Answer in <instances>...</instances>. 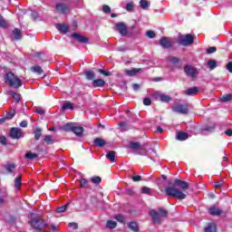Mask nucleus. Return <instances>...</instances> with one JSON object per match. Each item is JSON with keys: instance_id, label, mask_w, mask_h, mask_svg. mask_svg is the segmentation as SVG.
<instances>
[{"instance_id": "nucleus-1", "label": "nucleus", "mask_w": 232, "mask_h": 232, "mask_svg": "<svg viewBox=\"0 0 232 232\" xmlns=\"http://www.w3.org/2000/svg\"><path fill=\"white\" fill-rule=\"evenodd\" d=\"M5 84L11 86V88H21L23 82L14 72H7L5 77Z\"/></svg>"}, {"instance_id": "nucleus-2", "label": "nucleus", "mask_w": 232, "mask_h": 232, "mask_svg": "<svg viewBox=\"0 0 232 232\" xmlns=\"http://www.w3.org/2000/svg\"><path fill=\"white\" fill-rule=\"evenodd\" d=\"M165 191L169 197H174V198H179V200H184L186 198V194L176 188L168 187Z\"/></svg>"}, {"instance_id": "nucleus-3", "label": "nucleus", "mask_w": 232, "mask_h": 232, "mask_svg": "<svg viewBox=\"0 0 232 232\" xmlns=\"http://www.w3.org/2000/svg\"><path fill=\"white\" fill-rule=\"evenodd\" d=\"M150 216L152 218L153 222H155V224H160V220H162L164 217H168V211L162 208H160L158 212L156 210H151Z\"/></svg>"}, {"instance_id": "nucleus-4", "label": "nucleus", "mask_w": 232, "mask_h": 232, "mask_svg": "<svg viewBox=\"0 0 232 232\" xmlns=\"http://www.w3.org/2000/svg\"><path fill=\"white\" fill-rule=\"evenodd\" d=\"M29 224L32 226V227H34V229H43L44 227V222L41 221L37 215L31 214Z\"/></svg>"}, {"instance_id": "nucleus-5", "label": "nucleus", "mask_w": 232, "mask_h": 232, "mask_svg": "<svg viewBox=\"0 0 232 232\" xmlns=\"http://www.w3.org/2000/svg\"><path fill=\"white\" fill-rule=\"evenodd\" d=\"M184 72L188 77H190V79H197V76L198 75V71L197 68L191 65H185Z\"/></svg>"}, {"instance_id": "nucleus-6", "label": "nucleus", "mask_w": 232, "mask_h": 232, "mask_svg": "<svg viewBox=\"0 0 232 232\" xmlns=\"http://www.w3.org/2000/svg\"><path fill=\"white\" fill-rule=\"evenodd\" d=\"M195 38L192 34H186L179 37V44L182 46H189L190 44H193Z\"/></svg>"}, {"instance_id": "nucleus-7", "label": "nucleus", "mask_w": 232, "mask_h": 232, "mask_svg": "<svg viewBox=\"0 0 232 232\" xmlns=\"http://www.w3.org/2000/svg\"><path fill=\"white\" fill-rule=\"evenodd\" d=\"M55 8L58 14H63V15H66V14L70 13V6L65 3L56 4Z\"/></svg>"}, {"instance_id": "nucleus-8", "label": "nucleus", "mask_w": 232, "mask_h": 232, "mask_svg": "<svg viewBox=\"0 0 232 232\" xmlns=\"http://www.w3.org/2000/svg\"><path fill=\"white\" fill-rule=\"evenodd\" d=\"M153 97L156 101H160V102H169V101H171V97H169V95L162 92H156Z\"/></svg>"}, {"instance_id": "nucleus-9", "label": "nucleus", "mask_w": 232, "mask_h": 232, "mask_svg": "<svg viewBox=\"0 0 232 232\" xmlns=\"http://www.w3.org/2000/svg\"><path fill=\"white\" fill-rule=\"evenodd\" d=\"M172 110L176 113H180L181 115H186L189 111L187 104L175 106Z\"/></svg>"}, {"instance_id": "nucleus-10", "label": "nucleus", "mask_w": 232, "mask_h": 232, "mask_svg": "<svg viewBox=\"0 0 232 232\" xmlns=\"http://www.w3.org/2000/svg\"><path fill=\"white\" fill-rule=\"evenodd\" d=\"M10 137L11 139H21L23 137V130L19 128H12Z\"/></svg>"}, {"instance_id": "nucleus-11", "label": "nucleus", "mask_w": 232, "mask_h": 232, "mask_svg": "<svg viewBox=\"0 0 232 232\" xmlns=\"http://www.w3.org/2000/svg\"><path fill=\"white\" fill-rule=\"evenodd\" d=\"M116 28L121 35H127L128 34V26H126V24L121 22L116 24Z\"/></svg>"}, {"instance_id": "nucleus-12", "label": "nucleus", "mask_w": 232, "mask_h": 232, "mask_svg": "<svg viewBox=\"0 0 232 232\" xmlns=\"http://www.w3.org/2000/svg\"><path fill=\"white\" fill-rule=\"evenodd\" d=\"M174 184L178 188H180V189H182L183 191L189 189V184H188V182L186 181H182L180 179H175Z\"/></svg>"}, {"instance_id": "nucleus-13", "label": "nucleus", "mask_w": 232, "mask_h": 232, "mask_svg": "<svg viewBox=\"0 0 232 232\" xmlns=\"http://www.w3.org/2000/svg\"><path fill=\"white\" fill-rule=\"evenodd\" d=\"M160 44L162 46V48H171L173 46V44L169 42V39L168 37H162L160 40Z\"/></svg>"}, {"instance_id": "nucleus-14", "label": "nucleus", "mask_w": 232, "mask_h": 232, "mask_svg": "<svg viewBox=\"0 0 232 232\" xmlns=\"http://www.w3.org/2000/svg\"><path fill=\"white\" fill-rule=\"evenodd\" d=\"M92 86L94 88H102L106 86V82L102 79H96L92 81Z\"/></svg>"}, {"instance_id": "nucleus-15", "label": "nucleus", "mask_w": 232, "mask_h": 232, "mask_svg": "<svg viewBox=\"0 0 232 232\" xmlns=\"http://www.w3.org/2000/svg\"><path fill=\"white\" fill-rule=\"evenodd\" d=\"M84 132V128L81 126H75L72 128V133H74L77 137H82V133Z\"/></svg>"}, {"instance_id": "nucleus-16", "label": "nucleus", "mask_w": 232, "mask_h": 232, "mask_svg": "<svg viewBox=\"0 0 232 232\" xmlns=\"http://www.w3.org/2000/svg\"><path fill=\"white\" fill-rule=\"evenodd\" d=\"M140 72H142L141 68H132L130 70H125V73L126 75H129V77H133V75H137V73H140Z\"/></svg>"}, {"instance_id": "nucleus-17", "label": "nucleus", "mask_w": 232, "mask_h": 232, "mask_svg": "<svg viewBox=\"0 0 232 232\" xmlns=\"http://www.w3.org/2000/svg\"><path fill=\"white\" fill-rule=\"evenodd\" d=\"M56 28L60 34H67L68 33V25L58 24H56Z\"/></svg>"}, {"instance_id": "nucleus-18", "label": "nucleus", "mask_w": 232, "mask_h": 232, "mask_svg": "<svg viewBox=\"0 0 232 232\" xmlns=\"http://www.w3.org/2000/svg\"><path fill=\"white\" fill-rule=\"evenodd\" d=\"M185 95H197L198 93V88L192 87L184 92Z\"/></svg>"}, {"instance_id": "nucleus-19", "label": "nucleus", "mask_w": 232, "mask_h": 232, "mask_svg": "<svg viewBox=\"0 0 232 232\" xmlns=\"http://www.w3.org/2000/svg\"><path fill=\"white\" fill-rule=\"evenodd\" d=\"M72 37L74 39H77L79 41V43H88V38H86V37H84V36H82V35H81L77 33L73 34Z\"/></svg>"}, {"instance_id": "nucleus-20", "label": "nucleus", "mask_w": 232, "mask_h": 232, "mask_svg": "<svg viewBox=\"0 0 232 232\" xmlns=\"http://www.w3.org/2000/svg\"><path fill=\"white\" fill-rule=\"evenodd\" d=\"M15 117V111H11L9 113L6 114V117L0 119V124H3L5 121L14 119Z\"/></svg>"}, {"instance_id": "nucleus-21", "label": "nucleus", "mask_w": 232, "mask_h": 232, "mask_svg": "<svg viewBox=\"0 0 232 232\" xmlns=\"http://www.w3.org/2000/svg\"><path fill=\"white\" fill-rule=\"evenodd\" d=\"M205 232H217V225L215 223H209L205 227Z\"/></svg>"}, {"instance_id": "nucleus-22", "label": "nucleus", "mask_w": 232, "mask_h": 232, "mask_svg": "<svg viewBox=\"0 0 232 232\" xmlns=\"http://www.w3.org/2000/svg\"><path fill=\"white\" fill-rule=\"evenodd\" d=\"M22 184H23V179H22L21 176H18L14 179V188H15V189H17V191H19L21 189Z\"/></svg>"}, {"instance_id": "nucleus-23", "label": "nucleus", "mask_w": 232, "mask_h": 232, "mask_svg": "<svg viewBox=\"0 0 232 232\" xmlns=\"http://www.w3.org/2000/svg\"><path fill=\"white\" fill-rule=\"evenodd\" d=\"M105 227H107V229H115V227H117V223L113 220H107Z\"/></svg>"}, {"instance_id": "nucleus-24", "label": "nucleus", "mask_w": 232, "mask_h": 232, "mask_svg": "<svg viewBox=\"0 0 232 232\" xmlns=\"http://www.w3.org/2000/svg\"><path fill=\"white\" fill-rule=\"evenodd\" d=\"M188 135L186 132H178L176 139L177 140H187Z\"/></svg>"}, {"instance_id": "nucleus-25", "label": "nucleus", "mask_w": 232, "mask_h": 232, "mask_svg": "<svg viewBox=\"0 0 232 232\" xmlns=\"http://www.w3.org/2000/svg\"><path fill=\"white\" fill-rule=\"evenodd\" d=\"M74 126L75 123H66L62 127V130H63V131H72Z\"/></svg>"}, {"instance_id": "nucleus-26", "label": "nucleus", "mask_w": 232, "mask_h": 232, "mask_svg": "<svg viewBox=\"0 0 232 232\" xmlns=\"http://www.w3.org/2000/svg\"><path fill=\"white\" fill-rule=\"evenodd\" d=\"M15 168L16 166L14 163H8L5 166V169H6V171H8V173H14Z\"/></svg>"}, {"instance_id": "nucleus-27", "label": "nucleus", "mask_w": 232, "mask_h": 232, "mask_svg": "<svg viewBox=\"0 0 232 232\" xmlns=\"http://www.w3.org/2000/svg\"><path fill=\"white\" fill-rule=\"evenodd\" d=\"M210 215H222V210L216 207H212L209 208Z\"/></svg>"}, {"instance_id": "nucleus-28", "label": "nucleus", "mask_w": 232, "mask_h": 232, "mask_svg": "<svg viewBox=\"0 0 232 232\" xmlns=\"http://www.w3.org/2000/svg\"><path fill=\"white\" fill-rule=\"evenodd\" d=\"M85 77L88 81H93L95 79V72L87 71L85 72Z\"/></svg>"}, {"instance_id": "nucleus-29", "label": "nucleus", "mask_w": 232, "mask_h": 232, "mask_svg": "<svg viewBox=\"0 0 232 232\" xmlns=\"http://www.w3.org/2000/svg\"><path fill=\"white\" fill-rule=\"evenodd\" d=\"M13 35H14V39H15L16 41H19V39H21L22 35H21V30L15 28L13 31Z\"/></svg>"}, {"instance_id": "nucleus-30", "label": "nucleus", "mask_w": 232, "mask_h": 232, "mask_svg": "<svg viewBox=\"0 0 232 232\" xmlns=\"http://www.w3.org/2000/svg\"><path fill=\"white\" fill-rule=\"evenodd\" d=\"M130 150H142V146H140L139 142H130Z\"/></svg>"}, {"instance_id": "nucleus-31", "label": "nucleus", "mask_w": 232, "mask_h": 232, "mask_svg": "<svg viewBox=\"0 0 232 232\" xmlns=\"http://www.w3.org/2000/svg\"><path fill=\"white\" fill-rule=\"evenodd\" d=\"M94 144H96L99 148H102V146H104V144H106V141H104V140H102L101 138H96L94 140Z\"/></svg>"}, {"instance_id": "nucleus-32", "label": "nucleus", "mask_w": 232, "mask_h": 232, "mask_svg": "<svg viewBox=\"0 0 232 232\" xmlns=\"http://www.w3.org/2000/svg\"><path fill=\"white\" fill-rule=\"evenodd\" d=\"M140 6L142 8V10H147V8L150 6V2L148 0H140Z\"/></svg>"}, {"instance_id": "nucleus-33", "label": "nucleus", "mask_w": 232, "mask_h": 232, "mask_svg": "<svg viewBox=\"0 0 232 232\" xmlns=\"http://www.w3.org/2000/svg\"><path fill=\"white\" fill-rule=\"evenodd\" d=\"M115 220H117V222H120V224H126V219L124 218V216L118 214L116 216H114Z\"/></svg>"}, {"instance_id": "nucleus-34", "label": "nucleus", "mask_w": 232, "mask_h": 232, "mask_svg": "<svg viewBox=\"0 0 232 232\" xmlns=\"http://www.w3.org/2000/svg\"><path fill=\"white\" fill-rule=\"evenodd\" d=\"M32 72H34V73H38V75H41V73H43V68H41V66L39 65H34L31 68Z\"/></svg>"}, {"instance_id": "nucleus-35", "label": "nucleus", "mask_w": 232, "mask_h": 232, "mask_svg": "<svg viewBox=\"0 0 232 232\" xmlns=\"http://www.w3.org/2000/svg\"><path fill=\"white\" fill-rule=\"evenodd\" d=\"M106 159H109L111 162H115V151H109L106 154Z\"/></svg>"}, {"instance_id": "nucleus-36", "label": "nucleus", "mask_w": 232, "mask_h": 232, "mask_svg": "<svg viewBox=\"0 0 232 232\" xmlns=\"http://www.w3.org/2000/svg\"><path fill=\"white\" fill-rule=\"evenodd\" d=\"M62 109L63 110H73V103L69 102H64L62 106Z\"/></svg>"}, {"instance_id": "nucleus-37", "label": "nucleus", "mask_w": 232, "mask_h": 232, "mask_svg": "<svg viewBox=\"0 0 232 232\" xmlns=\"http://www.w3.org/2000/svg\"><path fill=\"white\" fill-rule=\"evenodd\" d=\"M43 135V130L41 129H36L34 130V139L35 140H39V139H41V136Z\"/></svg>"}, {"instance_id": "nucleus-38", "label": "nucleus", "mask_w": 232, "mask_h": 232, "mask_svg": "<svg viewBox=\"0 0 232 232\" xmlns=\"http://www.w3.org/2000/svg\"><path fill=\"white\" fill-rule=\"evenodd\" d=\"M128 226L131 229V231H135V232L139 231V226H137L135 222L133 221L130 222Z\"/></svg>"}, {"instance_id": "nucleus-39", "label": "nucleus", "mask_w": 232, "mask_h": 232, "mask_svg": "<svg viewBox=\"0 0 232 232\" xmlns=\"http://www.w3.org/2000/svg\"><path fill=\"white\" fill-rule=\"evenodd\" d=\"M208 64L209 70H215V68L217 67V61L216 60H209Z\"/></svg>"}, {"instance_id": "nucleus-40", "label": "nucleus", "mask_w": 232, "mask_h": 232, "mask_svg": "<svg viewBox=\"0 0 232 232\" xmlns=\"http://www.w3.org/2000/svg\"><path fill=\"white\" fill-rule=\"evenodd\" d=\"M44 140L46 144H53V137L52 135H46Z\"/></svg>"}, {"instance_id": "nucleus-41", "label": "nucleus", "mask_w": 232, "mask_h": 232, "mask_svg": "<svg viewBox=\"0 0 232 232\" xmlns=\"http://www.w3.org/2000/svg\"><path fill=\"white\" fill-rule=\"evenodd\" d=\"M231 100H232V94H226L220 98V101H222V102H227Z\"/></svg>"}, {"instance_id": "nucleus-42", "label": "nucleus", "mask_w": 232, "mask_h": 232, "mask_svg": "<svg viewBox=\"0 0 232 232\" xmlns=\"http://www.w3.org/2000/svg\"><path fill=\"white\" fill-rule=\"evenodd\" d=\"M76 209L77 211H84V209H86V202L82 201L81 206H76Z\"/></svg>"}, {"instance_id": "nucleus-43", "label": "nucleus", "mask_w": 232, "mask_h": 232, "mask_svg": "<svg viewBox=\"0 0 232 232\" xmlns=\"http://www.w3.org/2000/svg\"><path fill=\"white\" fill-rule=\"evenodd\" d=\"M25 159H29L30 160H32L34 159H37V154L32 153V152H27L25 154Z\"/></svg>"}, {"instance_id": "nucleus-44", "label": "nucleus", "mask_w": 232, "mask_h": 232, "mask_svg": "<svg viewBox=\"0 0 232 232\" xmlns=\"http://www.w3.org/2000/svg\"><path fill=\"white\" fill-rule=\"evenodd\" d=\"M10 95H12L16 102H19V101H21V94L17 92H11Z\"/></svg>"}, {"instance_id": "nucleus-45", "label": "nucleus", "mask_w": 232, "mask_h": 232, "mask_svg": "<svg viewBox=\"0 0 232 232\" xmlns=\"http://www.w3.org/2000/svg\"><path fill=\"white\" fill-rule=\"evenodd\" d=\"M141 193H143L144 195H150L151 194V188H150L148 187H143L141 188Z\"/></svg>"}, {"instance_id": "nucleus-46", "label": "nucleus", "mask_w": 232, "mask_h": 232, "mask_svg": "<svg viewBox=\"0 0 232 232\" xmlns=\"http://www.w3.org/2000/svg\"><path fill=\"white\" fill-rule=\"evenodd\" d=\"M69 204L70 203H67L64 206L58 208H57L58 213H64V211H66V208H68Z\"/></svg>"}, {"instance_id": "nucleus-47", "label": "nucleus", "mask_w": 232, "mask_h": 232, "mask_svg": "<svg viewBox=\"0 0 232 232\" xmlns=\"http://www.w3.org/2000/svg\"><path fill=\"white\" fill-rule=\"evenodd\" d=\"M81 188H88V180L82 179L80 180Z\"/></svg>"}, {"instance_id": "nucleus-48", "label": "nucleus", "mask_w": 232, "mask_h": 232, "mask_svg": "<svg viewBox=\"0 0 232 232\" xmlns=\"http://www.w3.org/2000/svg\"><path fill=\"white\" fill-rule=\"evenodd\" d=\"M146 35L147 37H149V39H154L156 34L153 31H147Z\"/></svg>"}, {"instance_id": "nucleus-49", "label": "nucleus", "mask_w": 232, "mask_h": 232, "mask_svg": "<svg viewBox=\"0 0 232 232\" xmlns=\"http://www.w3.org/2000/svg\"><path fill=\"white\" fill-rule=\"evenodd\" d=\"M134 5H133V2L128 3L126 5V10L127 12H131V10H133Z\"/></svg>"}, {"instance_id": "nucleus-50", "label": "nucleus", "mask_w": 232, "mask_h": 232, "mask_svg": "<svg viewBox=\"0 0 232 232\" xmlns=\"http://www.w3.org/2000/svg\"><path fill=\"white\" fill-rule=\"evenodd\" d=\"M99 73H102V75H105V77H110V75H111V72H106L102 69H99Z\"/></svg>"}, {"instance_id": "nucleus-51", "label": "nucleus", "mask_w": 232, "mask_h": 232, "mask_svg": "<svg viewBox=\"0 0 232 232\" xmlns=\"http://www.w3.org/2000/svg\"><path fill=\"white\" fill-rule=\"evenodd\" d=\"M92 182H93V184H100L101 182V178L100 177H93L91 179Z\"/></svg>"}, {"instance_id": "nucleus-52", "label": "nucleus", "mask_w": 232, "mask_h": 232, "mask_svg": "<svg viewBox=\"0 0 232 232\" xmlns=\"http://www.w3.org/2000/svg\"><path fill=\"white\" fill-rule=\"evenodd\" d=\"M102 10L105 14H110V12H111V8L109 7V5H103Z\"/></svg>"}, {"instance_id": "nucleus-53", "label": "nucleus", "mask_w": 232, "mask_h": 232, "mask_svg": "<svg viewBox=\"0 0 232 232\" xmlns=\"http://www.w3.org/2000/svg\"><path fill=\"white\" fill-rule=\"evenodd\" d=\"M143 104H144L145 106H150V105L151 104V99H150V98H145V99L143 100Z\"/></svg>"}, {"instance_id": "nucleus-54", "label": "nucleus", "mask_w": 232, "mask_h": 232, "mask_svg": "<svg viewBox=\"0 0 232 232\" xmlns=\"http://www.w3.org/2000/svg\"><path fill=\"white\" fill-rule=\"evenodd\" d=\"M0 26H2V28H5L6 26V22L2 15H0Z\"/></svg>"}, {"instance_id": "nucleus-55", "label": "nucleus", "mask_w": 232, "mask_h": 232, "mask_svg": "<svg viewBox=\"0 0 232 232\" xmlns=\"http://www.w3.org/2000/svg\"><path fill=\"white\" fill-rule=\"evenodd\" d=\"M68 227H71L72 229H77L79 225H77V223H69Z\"/></svg>"}, {"instance_id": "nucleus-56", "label": "nucleus", "mask_w": 232, "mask_h": 232, "mask_svg": "<svg viewBox=\"0 0 232 232\" xmlns=\"http://www.w3.org/2000/svg\"><path fill=\"white\" fill-rule=\"evenodd\" d=\"M6 142H7L6 137L1 136L0 137V144H4V146H6Z\"/></svg>"}, {"instance_id": "nucleus-57", "label": "nucleus", "mask_w": 232, "mask_h": 232, "mask_svg": "<svg viewBox=\"0 0 232 232\" xmlns=\"http://www.w3.org/2000/svg\"><path fill=\"white\" fill-rule=\"evenodd\" d=\"M132 180H133V182H140V180H142V177H140V176H133L132 177Z\"/></svg>"}, {"instance_id": "nucleus-58", "label": "nucleus", "mask_w": 232, "mask_h": 232, "mask_svg": "<svg viewBox=\"0 0 232 232\" xmlns=\"http://www.w3.org/2000/svg\"><path fill=\"white\" fill-rule=\"evenodd\" d=\"M215 52H217V47H209L207 50V53H215Z\"/></svg>"}, {"instance_id": "nucleus-59", "label": "nucleus", "mask_w": 232, "mask_h": 232, "mask_svg": "<svg viewBox=\"0 0 232 232\" xmlns=\"http://www.w3.org/2000/svg\"><path fill=\"white\" fill-rule=\"evenodd\" d=\"M170 63H173V64H177V63H179V58L177 57H170L169 60Z\"/></svg>"}, {"instance_id": "nucleus-60", "label": "nucleus", "mask_w": 232, "mask_h": 232, "mask_svg": "<svg viewBox=\"0 0 232 232\" xmlns=\"http://www.w3.org/2000/svg\"><path fill=\"white\" fill-rule=\"evenodd\" d=\"M227 70L232 73V62H229L227 64Z\"/></svg>"}, {"instance_id": "nucleus-61", "label": "nucleus", "mask_w": 232, "mask_h": 232, "mask_svg": "<svg viewBox=\"0 0 232 232\" xmlns=\"http://www.w3.org/2000/svg\"><path fill=\"white\" fill-rule=\"evenodd\" d=\"M21 128H26L28 126V122L26 121H23L20 123Z\"/></svg>"}, {"instance_id": "nucleus-62", "label": "nucleus", "mask_w": 232, "mask_h": 232, "mask_svg": "<svg viewBox=\"0 0 232 232\" xmlns=\"http://www.w3.org/2000/svg\"><path fill=\"white\" fill-rule=\"evenodd\" d=\"M119 126L121 130H124V126H126V122L125 121H121L119 123Z\"/></svg>"}, {"instance_id": "nucleus-63", "label": "nucleus", "mask_w": 232, "mask_h": 232, "mask_svg": "<svg viewBox=\"0 0 232 232\" xmlns=\"http://www.w3.org/2000/svg\"><path fill=\"white\" fill-rule=\"evenodd\" d=\"M225 134L227 135V137H231L232 136V130H227L225 131Z\"/></svg>"}, {"instance_id": "nucleus-64", "label": "nucleus", "mask_w": 232, "mask_h": 232, "mask_svg": "<svg viewBox=\"0 0 232 232\" xmlns=\"http://www.w3.org/2000/svg\"><path fill=\"white\" fill-rule=\"evenodd\" d=\"M36 113H39L40 115H44V111L43 109L36 110Z\"/></svg>"}]
</instances>
